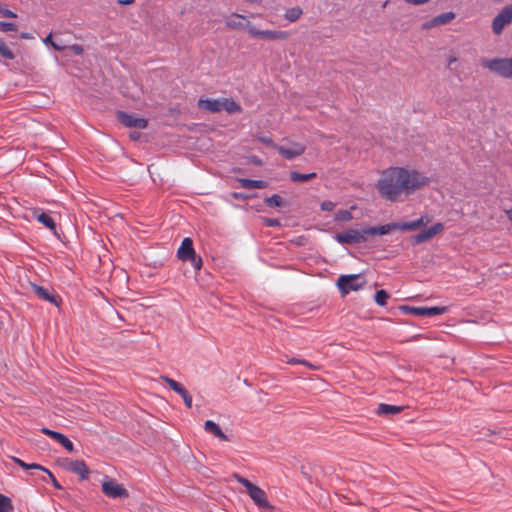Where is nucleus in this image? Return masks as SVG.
<instances>
[{"label": "nucleus", "mask_w": 512, "mask_h": 512, "mask_svg": "<svg viewBox=\"0 0 512 512\" xmlns=\"http://www.w3.org/2000/svg\"><path fill=\"white\" fill-rule=\"evenodd\" d=\"M222 99H199L198 107L212 113L222 111Z\"/></svg>", "instance_id": "20"}, {"label": "nucleus", "mask_w": 512, "mask_h": 512, "mask_svg": "<svg viewBox=\"0 0 512 512\" xmlns=\"http://www.w3.org/2000/svg\"><path fill=\"white\" fill-rule=\"evenodd\" d=\"M245 2L252 3V4H260L262 0H244Z\"/></svg>", "instance_id": "49"}, {"label": "nucleus", "mask_w": 512, "mask_h": 512, "mask_svg": "<svg viewBox=\"0 0 512 512\" xmlns=\"http://www.w3.org/2000/svg\"><path fill=\"white\" fill-rule=\"evenodd\" d=\"M177 256L182 261H191L196 270L201 269L202 260L201 258L196 257V253L193 248V241L191 238L186 237L182 240L181 245L177 251Z\"/></svg>", "instance_id": "8"}, {"label": "nucleus", "mask_w": 512, "mask_h": 512, "mask_svg": "<svg viewBox=\"0 0 512 512\" xmlns=\"http://www.w3.org/2000/svg\"><path fill=\"white\" fill-rule=\"evenodd\" d=\"M454 18H455L454 12H446V13H442V14L436 16V22H438V25L440 26V25L449 23Z\"/></svg>", "instance_id": "31"}, {"label": "nucleus", "mask_w": 512, "mask_h": 512, "mask_svg": "<svg viewBox=\"0 0 512 512\" xmlns=\"http://www.w3.org/2000/svg\"><path fill=\"white\" fill-rule=\"evenodd\" d=\"M117 120L126 127H133L138 129H145L148 121L144 118L136 117L135 115L119 111L116 114Z\"/></svg>", "instance_id": "13"}, {"label": "nucleus", "mask_w": 512, "mask_h": 512, "mask_svg": "<svg viewBox=\"0 0 512 512\" xmlns=\"http://www.w3.org/2000/svg\"><path fill=\"white\" fill-rule=\"evenodd\" d=\"M222 110L227 111L228 113H240L242 111L241 106L236 103L233 99L230 98H222Z\"/></svg>", "instance_id": "25"}, {"label": "nucleus", "mask_w": 512, "mask_h": 512, "mask_svg": "<svg viewBox=\"0 0 512 512\" xmlns=\"http://www.w3.org/2000/svg\"><path fill=\"white\" fill-rule=\"evenodd\" d=\"M352 218V213L349 210H339L335 214V220L337 221L348 222L352 220Z\"/></svg>", "instance_id": "33"}, {"label": "nucleus", "mask_w": 512, "mask_h": 512, "mask_svg": "<svg viewBox=\"0 0 512 512\" xmlns=\"http://www.w3.org/2000/svg\"><path fill=\"white\" fill-rule=\"evenodd\" d=\"M21 38H23V39H29L30 37H29V35H28L27 33H22V34H21Z\"/></svg>", "instance_id": "52"}, {"label": "nucleus", "mask_w": 512, "mask_h": 512, "mask_svg": "<svg viewBox=\"0 0 512 512\" xmlns=\"http://www.w3.org/2000/svg\"><path fill=\"white\" fill-rule=\"evenodd\" d=\"M45 473L48 474L53 486L56 488V489H61L62 486L60 485V483L57 481V479L55 478V476L51 473L50 470L47 469V471H44Z\"/></svg>", "instance_id": "38"}, {"label": "nucleus", "mask_w": 512, "mask_h": 512, "mask_svg": "<svg viewBox=\"0 0 512 512\" xmlns=\"http://www.w3.org/2000/svg\"><path fill=\"white\" fill-rule=\"evenodd\" d=\"M13 461L18 464L21 468L25 469V470H28V469H37V470H41V471H47V468H45L44 466L40 465V464H37V463H31V464H28V463H25L23 460L17 458V457H13Z\"/></svg>", "instance_id": "28"}, {"label": "nucleus", "mask_w": 512, "mask_h": 512, "mask_svg": "<svg viewBox=\"0 0 512 512\" xmlns=\"http://www.w3.org/2000/svg\"><path fill=\"white\" fill-rule=\"evenodd\" d=\"M455 61H456V58H455V57H452V58H450V59H449V63H448V64H449V65H451V64H452L453 62H455Z\"/></svg>", "instance_id": "53"}, {"label": "nucleus", "mask_w": 512, "mask_h": 512, "mask_svg": "<svg viewBox=\"0 0 512 512\" xmlns=\"http://www.w3.org/2000/svg\"><path fill=\"white\" fill-rule=\"evenodd\" d=\"M400 309L405 313L413 314L416 316H422V317H432V316L443 314L448 311V308L446 306H443V307L402 306Z\"/></svg>", "instance_id": "12"}, {"label": "nucleus", "mask_w": 512, "mask_h": 512, "mask_svg": "<svg viewBox=\"0 0 512 512\" xmlns=\"http://www.w3.org/2000/svg\"><path fill=\"white\" fill-rule=\"evenodd\" d=\"M0 55L7 60H12L15 57L14 53L8 48V46L6 45L4 40L1 38H0Z\"/></svg>", "instance_id": "30"}, {"label": "nucleus", "mask_w": 512, "mask_h": 512, "mask_svg": "<svg viewBox=\"0 0 512 512\" xmlns=\"http://www.w3.org/2000/svg\"><path fill=\"white\" fill-rule=\"evenodd\" d=\"M14 510V506L9 497L0 494V512H12Z\"/></svg>", "instance_id": "29"}, {"label": "nucleus", "mask_w": 512, "mask_h": 512, "mask_svg": "<svg viewBox=\"0 0 512 512\" xmlns=\"http://www.w3.org/2000/svg\"><path fill=\"white\" fill-rule=\"evenodd\" d=\"M102 492L109 498H127L129 496L128 491L123 485L119 484L115 479L104 477L102 481Z\"/></svg>", "instance_id": "10"}, {"label": "nucleus", "mask_w": 512, "mask_h": 512, "mask_svg": "<svg viewBox=\"0 0 512 512\" xmlns=\"http://www.w3.org/2000/svg\"><path fill=\"white\" fill-rule=\"evenodd\" d=\"M240 186L244 189H264L267 187V183L262 180H251L246 178L238 179Z\"/></svg>", "instance_id": "24"}, {"label": "nucleus", "mask_w": 512, "mask_h": 512, "mask_svg": "<svg viewBox=\"0 0 512 512\" xmlns=\"http://www.w3.org/2000/svg\"><path fill=\"white\" fill-rule=\"evenodd\" d=\"M133 2H134V0H121L120 1V3L125 4V5L132 4Z\"/></svg>", "instance_id": "50"}, {"label": "nucleus", "mask_w": 512, "mask_h": 512, "mask_svg": "<svg viewBox=\"0 0 512 512\" xmlns=\"http://www.w3.org/2000/svg\"><path fill=\"white\" fill-rule=\"evenodd\" d=\"M204 429L206 432L212 434L213 436L223 440V441H228V437L225 433L222 432L221 428L219 427L218 424H216L214 421L212 420H207L205 421L204 423Z\"/></svg>", "instance_id": "21"}, {"label": "nucleus", "mask_w": 512, "mask_h": 512, "mask_svg": "<svg viewBox=\"0 0 512 512\" xmlns=\"http://www.w3.org/2000/svg\"><path fill=\"white\" fill-rule=\"evenodd\" d=\"M261 13H252L249 17L231 13L224 19L226 27L233 30H246L248 35L253 39H262L269 41L286 40L289 37V33L283 30H262L253 24L249 18H262Z\"/></svg>", "instance_id": "2"}, {"label": "nucleus", "mask_w": 512, "mask_h": 512, "mask_svg": "<svg viewBox=\"0 0 512 512\" xmlns=\"http://www.w3.org/2000/svg\"><path fill=\"white\" fill-rule=\"evenodd\" d=\"M34 217L36 218V220L38 222L43 224L50 231L56 233V224H55L53 218L49 214H47L45 212L38 213V211H35Z\"/></svg>", "instance_id": "22"}, {"label": "nucleus", "mask_w": 512, "mask_h": 512, "mask_svg": "<svg viewBox=\"0 0 512 512\" xmlns=\"http://www.w3.org/2000/svg\"><path fill=\"white\" fill-rule=\"evenodd\" d=\"M436 26H439L438 25V22H436V17H434L432 20H430L429 22H426L424 25H423V28L424 29H431L433 27H436Z\"/></svg>", "instance_id": "40"}, {"label": "nucleus", "mask_w": 512, "mask_h": 512, "mask_svg": "<svg viewBox=\"0 0 512 512\" xmlns=\"http://www.w3.org/2000/svg\"><path fill=\"white\" fill-rule=\"evenodd\" d=\"M444 230V225L442 223H435L428 229L422 230L420 233L411 237V241L415 244H420L423 242H427L432 239L437 234L441 233Z\"/></svg>", "instance_id": "14"}, {"label": "nucleus", "mask_w": 512, "mask_h": 512, "mask_svg": "<svg viewBox=\"0 0 512 512\" xmlns=\"http://www.w3.org/2000/svg\"><path fill=\"white\" fill-rule=\"evenodd\" d=\"M429 222V219L427 217H420L419 219H416L414 221L410 222H393L388 223L385 225H381L378 228H372L367 230L369 233L373 234H379V235H386L391 231L399 230V231H415L419 229L420 227L424 226Z\"/></svg>", "instance_id": "3"}, {"label": "nucleus", "mask_w": 512, "mask_h": 512, "mask_svg": "<svg viewBox=\"0 0 512 512\" xmlns=\"http://www.w3.org/2000/svg\"><path fill=\"white\" fill-rule=\"evenodd\" d=\"M66 468L79 475L82 480L87 479L90 474V470L83 460H69L66 463Z\"/></svg>", "instance_id": "18"}, {"label": "nucleus", "mask_w": 512, "mask_h": 512, "mask_svg": "<svg viewBox=\"0 0 512 512\" xmlns=\"http://www.w3.org/2000/svg\"><path fill=\"white\" fill-rule=\"evenodd\" d=\"M129 137L132 139V140H137L139 137H140V134L137 133V132H130L129 133Z\"/></svg>", "instance_id": "45"}, {"label": "nucleus", "mask_w": 512, "mask_h": 512, "mask_svg": "<svg viewBox=\"0 0 512 512\" xmlns=\"http://www.w3.org/2000/svg\"><path fill=\"white\" fill-rule=\"evenodd\" d=\"M17 25L12 22L0 21V31L1 32H11L17 31Z\"/></svg>", "instance_id": "35"}, {"label": "nucleus", "mask_w": 512, "mask_h": 512, "mask_svg": "<svg viewBox=\"0 0 512 512\" xmlns=\"http://www.w3.org/2000/svg\"><path fill=\"white\" fill-rule=\"evenodd\" d=\"M51 45L57 51H62L64 49H66V46L64 44H62L61 42H58V41L51 42Z\"/></svg>", "instance_id": "41"}, {"label": "nucleus", "mask_w": 512, "mask_h": 512, "mask_svg": "<svg viewBox=\"0 0 512 512\" xmlns=\"http://www.w3.org/2000/svg\"><path fill=\"white\" fill-rule=\"evenodd\" d=\"M431 179L416 169L390 167L381 173L377 190L382 198L390 202H403L415 192L427 187Z\"/></svg>", "instance_id": "1"}, {"label": "nucleus", "mask_w": 512, "mask_h": 512, "mask_svg": "<svg viewBox=\"0 0 512 512\" xmlns=\"http://www.w3.org/2000/svg\"><path fill=\"white\" fill-rule=\"evenodd\" d=\"M429 222V219L427 217H420L419 219H416L414 221L410 222H393L388 223L385 225H381L378 228H372L367 230L369 233L373 234H379V235H386L391 231L399 230V231H415L419 229L420 227L424 226Z\"/></svg>", "instance_id": "4"}, {"label": "nucleus", "mask_w": 512, "mask_h": 512, "mask_svg": "<svg viewBox=\"0 0 512 512\" xmlns=\"http://www.w3.org/2000/svg\"><path fill=\"white\" fill-rule=\"evenodd\" d=\"M508 219L512 222V208L505 211Z\"/></svg>", "instance_id": "48"}, {"label": "nucleus", "mask_w": 512, "mask_h": 512, "mask_svg": "<svg viewBox=\"0 0 512 512\" xmlns=\"http://www.w3.org/2000/svg\"><path fill=\"white\" fill-rule=\"evenodd\" d=\"M277 224H278V222L276 220H269L268 221V225L269 226H274V225H277Z\"/></svg>", "instance_id": "51"}, {"label": "nucleus", "mask_w": 512, "mask_h": 512, "mask_svg": "<svg viewBox=\"0 0 512 512\" xmlns=\"http://www.w3.org/2000/svg\"><path fill=\"white\" fill-rule=\"evenodd\" d=\"M379 226L374 227H364L361 230L356 229H348L342 233H338L335 235V239L340 244H358L366 241V235L374 236L375 234L367 232V230L372 228H378Z\"/></svg>", "instance_id": "7"}, {"label": "nucleus", "mask_w": 512, "mask_h": 512, "mask_svg": "<svg viewBox=\"0 0 512 512\" xmlns=\"http://www.w3.org/2000/svg\"><path fill=\"white\" fill-rule=\"evenodd\" d=\"M482 66L502 78H512V56L509 58L483 59Z\"/></svg>", "instance_id": "6"}, {"label": "nucleus", "mask_w": 512, "mask_h": 512, "mask_svg": "<svg viewBox=\"0 0 512 512\" xmlns=\"http://www.w3.org/2000/svg\"><path fill=\"white\" fill-rule=\"evenodd\" d=\"M335 208V204L332 201H323L321 203V209L323 211H332Z\"/></svg>", "instance_id": "37"}, {"label": "nucleus", "mask_w": 512, "mask_h": 512, "mask_svg": "<svg viewBox=\"0 0 512 512\" xmlns=\"http://www.w3.org/2000/svg\"><path fill=\"white\" fill-rule=\"evenodd\" d=\"M407 3L413 4V5H422L425 3H428L430 0H404Z\"/></svg>", "instance_id": "42"}, {"label": "nucleus", "mask_w": 512, "mask_h": 512, "mask_svg": "<svg viewBox=\"0 0 512 512\" xmlns=\"http://www.w3.org/2000/svg\"><path fill=\"white\" fill-rule=\"evenodd\" d=\"M32 289L40 299L50 302L56 306L59 305V296L51 292L49 289L35 284L32 285Z\"/></svg>", "instance_id": "19"}, {"label": "nucleus", "mask_w": 512, "mask_h": 512, "mask_svg": "<svg viewBox=\"0 0 512 512\" xmlns=\"http://www.w3.org/2000/svg\"><path fill=\"white\" fill-rule=\"evenodd\" d=\"M162 379L174 392H176L182 397L187 408L192 407V396L181 383L167 376L162 377Z\"/></svg>", "instance_id": "15"}, {"label": "nucleus", "mask_w": 512, "mask_h": 512, "mask_svg": "<svg viewBox=\"0 0 512 512\" xmlns=\"http://www.w3.org/2000/svg\"><path fill=\"white\" fill-rule=\"evenodd\" d=\"M403 410L402 406L390 405L381 403L378 405L376 413L382 416H390L400 413Z\"/></svg>", "instance_id": "23"}, {"label": "nucleus", "mask_w": 512, "mask_h": 512, "mask_svg": "<svg viewBox=\"0 0 512 512\" xmlns=\"http://www.w3.org/2000/svg\"><path fill=\"white\" fill-rule=\"evenodd\" d=\"M388 299L389 294L385 290H378L375 294V302L379 306H385Z\"/></svg>", "instance_id": "32"}, {"label": "nucleus", "mask_w": 512, "mask_h": 512, "mask_svg": "<svg viewBox=\"0 0 512 512\" xmlns=\"http://www.w3.org/2000/svg\"><path fill=\"white\" fill-rule=\"evenodd\" d=\"M260 140H261L264 144H266V145H273V142H272V140H271L270 138H265V137H264V138H261Z\"/></svg>", "instance_id": "46"}, {"label": "nucleus", "mask_w": 512, "mask_h": 512, "mask_svg": "<svg viewBox=\"0 0 512 512\" xmlns=\"http://www.w3.org/2000/svg\"><path fill=\"white\" fill-rule=\"evenodd\" d=\"M43 41H44L45 44H51V42H53L52 41V35L49 34Z\"/></svg>", "instance_id": "47"}, {"label": "nucleus", "mask_w": 512, "mask_h": 512, "mask_svg": "<svg viewBox=\"0 0 512 512\" xmlns=\"http://www.w3.org/2000/svg\"><path fill=\"white\" fill-rule=\"evenodd\" d=\"M298 364L304 365L310 369H317V367L315 365H313L312 363L308 362L305 359H300V362H298Z\"/></svg>", "instance_id": "43"}, {"label": "nucleus", "mask_w": 512, "mask_h": 512, "mask_svg": "<svg viewBox=\"0 0 512 512\" xmlns=\"http://www.w3.org/2000/svg\"><path fill=\"white\" fill-rule=\"evenodd\" d=\"M233 477L236 479L238 483L243 485L246 488V492L252 501L262 509H272L273 506L269 503L267 495L263 489L259 486L253 484L248 479L240 476L239 474H234Z\"/></svg>", "instance_id": "5"}, {"label": "nucleus", "mask_w": 512, "mask_h": 512, "mask_svg": "<svg viewBox=\"0 0 512 512\" xmlns=\"http://www.w3.org/2000/svg\"><path fill=\"white\" fill-rule=\"evenodd\" d=\"M41 432L57 443H59L61 446H63L67 451L73 452L74 451V444L66 437L64 434L56 432L54 430H51L49 428L43 427L41 429Z\"/></svg>", "instance_id": "16"}, {"label": "nucleus", "mask_w": 512, "mask_h": 512, "mask_svg": "<svg viewBox=\"0 0 512 512\" xmlns=\"http://www.w3.org/2000/svg\"><path fill=\"white\" fill-rule=\"evenodd\" d=\"M298 362H300V359H298V358H289L286 360V363L291 364V365L298 364Z\"/></svg>", "instance_id": "44"}, {"label": "nucleus", "mask_w": 512, "mask_h": 512, "mask_svg": "<svg viewBox=\"0 0 512 512\" xmlns=\"http://www.w3.org/2000/svg\"><path fill=\"white\" fill-rule=\"evenodd\" d=\"M387 4H388V1H385V2L383 3V7H386V6H387Z\"/></svg>", "instance_id": "54"}, {"label": "nucleus", "mask_w": 512, "mask_h": 512, "mask_svg": "<svg viewBox=\"0 0 512 512\" xmlns=\"http://www.w3.org/2000/svg\"><path fill=\"white\" fill-rule=\"evenodd\" d=\"M317 174L315 172L303 174L297 171L290 172V179L293 182H306L316 178Z\"/></svg>", "instance_id": "26"}, {"label": "nucleus", "mask_w": 512, "mask_h": 512, "mask_svg": "<svg viewBox=\"0 0 512 512\" xmlns=\"http://www.w3.org/2000/svg\"><path fill=\"white\" fill-rule=\"evenodd\" d=\"M265 203L270 207H278L282 203V199L279 195H272L265 199Z\"/></svg>", "instance_id": "34"}, {"label": "nucleus", "mask_w": 512, "mask_h": 512, "mask_svg": "<svg viewBox=\"0 0 512 512\" xmlns=\"http://www.w3.org/2000/svg\"><path fill=\"white\" fill-rule=\"evenodd\" d=\"M69 48L75 55H81V54H83V51H84L83 47L78 44H74V45L70 46Z\"/></svg>", "instance_id": "39"}, {"label": "nucleus", "mask_w": 512, "mask_h": 512, "mask_svg": "<svg viewBox=\"0 0 512 512\" xmlns=\"http://www.w3.org/2000/svg\"><path fill=\"white\" fill-rule=\"evenodd\" d=\"M512 21V5H506L496 15L492 21V31L495 35H500L503 29Z\"/></svg>", "instance_id": "11"}, {"label": "nucleus", "mask_w": 512, "mask_h": 512, "mask_svg": "<svg viewBox=\"0 0 512 512\" xmlns=\"http://www.w3.org/2000/svg\"><path fill=\"white\" fill-rule=\"evenodd\" d=\"M275 148L288 160L298 157L305 152V146L301 143H292L289 147L275 146Z\"/></svg>", "instance_id": "17"}, {"label": "nucleus", "mask_w": 512, "mask_h": 512, "mask_svg": "<svg viewBox=\"0 0 512 512\" xmlns=\"http://www.w3.org/2000/svg\"><path fill=\"white\" fill-rule=\"evenodd\" d=\"M364 284L365 280L357 274L341 275L337 280V287L343 295L361 289Z\"/></svg>", "instance_id": "9"}, {"label": "nucleus", "mask_w": 512, "mask_h": 512, "mask_svg": "<svg viewBox=\"0 0 512 512\" xmlns=\"http://www.w3.org/2000/svg\"><path fill=\"white\" fill-rule=\"evenodd\" d=\"M303 14L299 6H295L286 10L284 18L289 22H296Z\"/></svg>", "instance_id": "27"}, {"label": "nucleus", "mask_w": 512, "mask_h": 512, "mask_svg": "<svg viewBox=\"0 0 512 512\" xmlns=\"http://www.w3.org/2000/svg\"><path fill=\"white\" fill-rule=\"evenodd\" d=\"M0 14L8 18H16L17 15L13 11L7 9L5 6L0 4Z\"/></svg>", "instance_id": "36"}]
</instances>
